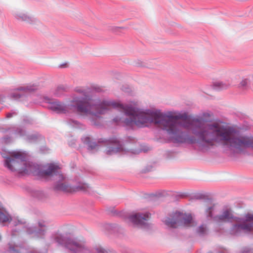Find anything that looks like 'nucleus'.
Returning <instances> with one entry per match:
<instances>
[{"instance_id": "14", "label": "nucleus", "mask_w": 253, "mask_h": 253, "mask_svg": "<svg viewBox=\"0 0 253 253\" xmlns=\"http://www.w3.org/2000/svg\"><path fill=\"white\" fill-rule=\"evenodd\" d=\"M5 131L9 132L12 136L22 137L26 135V131L24 129L16 126L8 128Z\"/></svg>"}, {"instance_id": "27", "label": "nucleus", "mask_w": 253, "mask_h": 253, "mask_svg": "<svg viewBox=\"0 0 253 253\" xmlns=\"http://www.w3.org/2000/svg\"><path fill=\"white\" fill-rule=\"evenodd\" d=\"M5 97L2 95H0V103L4 101Z\"/></svg>"}, {"instance_id": "20", "label": "nucleus", "mask_w": 253, "mask_h": 253, "mask_svg": "<svg viewBox=\"0 0 253 253\" xmlns=\"http://www.w3.org/2000/svg\"><path fill=\"white\" fill-rule=\"evenodd\" d=\"M89 88L90 89V93L91 92V91H94L95 92H100L102 90L100 86L96 84L91 85L90 87H89Z\"/></svg>"}, {"instance_id": "5", "label": "nucleus", "mask_w": 253, "mask_h": 253, "mask_svg": "<svg viewBox=\"0 0 253 253\" xmlns=\"http://www.w3.org/2000/svg\"><path fill=\"white\" fill-rule=\"evenodd\" d=\"M192 220L191 214L176 211L166 217L163 222L168 228H177L181 226H191Z\"/></svg>"}, {"instance_id": "31", "label": "nucleus", "mask_w": 253, "mask_h": 253, "mask_svg": "<svg viewBox=\"0 0 253 253\" xmlns=\"http://www.w3.org/2000/svg\"><path fill=\"white\" fill-rule=\"evenodd\" d=\"M16 231H17L16 229H12V235H15V234H14V232H16Z\"/></svg>"}, {"instance_id": "1", "label": "nucleus", "mask_w": 253, "mask_h": 253, "mask_svg": "<svg viewBox=\"0 0 253 253\" xmlns=\"http://www.w3.org/2000/svg\"><path fill=\"white\" fill-rule=\"evenodd\" d=\"M75 91L79 95H73L71 106L76 112L89 116L91 125L99 126L100 115L114 108L124 112L126 116L129 117H116L113 122L116 125L123 126L134 125L139 128L154 125L165 130L172 142L179 143V116L163 113L159 109H141L109 99L92 98L89 95L90 89L87 87H78Z\"/></svg>"}, {"instance_id": "30", "label": "nucleus", "mask_w": 253, "mask_h": 253, "mask_svg": "<svg viewBox=\"0 0 253 253\" xmlns=\"http://www.w3.org/2000/svg\"><path fill=\"white\" fill-rule=\"evenodd\" d=\"M122 89H123V90H124V91H126V92H128V89H129L128 88H125V89L123 88Z\"/></svg>"}, {"instance_id": "23", "label": "nucleus", "mask_w": 253, "mask_h": 253, "mask_svg": "<svg viewBox=\"0 0 253 253\" xmlns=\"http://www.w3.org/2000/svg\"><path fill=\"white\" fill-rule=\"evenodd\" d=\"M18 114V111L17 110H11V112H8L6 114V118L7 119L11 118L13 116H15Z\"/></svg>"}, {"instance_id": "22", "label": "nucleus", "mask_w": 253, "mask_h": 253, "mask_svg": "<svg viewBox=\"0 0 253 253\" xmlns=\"http://www.w3.org/2000/svg\"><path fill=\"white\" fill-rule=\"evenodd\" d=\"M23 123L25 125L32 124L33 120L31 118L25 116L23 117Z\"/></svg>"}, {"instance_id": "18", "label": "nucleus", "mask_w": 253, "mask_h": 253, "mask_svg": "<svg viewBox=\"0 0 253 253\" xmlns=\"http://www.w3.org/2000/svg\"><path fill=\"white\" fill-rule=\"evenodd\" d=\"M197 234L201 237L206 235L208 233V228L206 224H202L196 229Z\"/></svg>"}, {"instance_id": "3", "label": "nucleus", "mask_w": 253, "mask_h": 253, "mask_svg": "<svg viewBox=\"0 0 253 253\" xmlns=\"http://www.w3.org/2000/svg\"><path fill=\"white\" fill-rule=\"evenodd\" d=\"M51 239L58 245L65 247L71 253H108L100 245L88 247L85 241L69 238L59 232L53 233Z\"/></svg>"}, {"instance_id": "13", "label": "nucleus", "mask_w": 253, "mask_h": 253, "mask_svg": "<svg viewBox=\"0 0 253 253\" xmlns=\"http://www.w3.org/2000/svg\"><path fill=\"white\" fill-rule=\"evenodd\" d=\"M82 139L84 143L87 146L88 150L93 151L98 150L99 147L98 143L93 141L90 137L86 136L82 138Z\"/></svg>"}, {"instance_id": "26", "label": "nucleus", "mask_w": 253, "mask_h": 253, "mask_svg": "<svg viewBox=\"0 0 253 253\" xmlns=\"http://www.w3.org/2000/svg\"><path fill=\"white\" fill-rule=\"evenodd\" d=\"M42 194V192L40 191H37L36 193L34 194L33 196L37 197L38 198L40 199L41 198L39 197V195H40Z\"/></svg>"}, {"instance_id": "25", "label": "nucleus", "mask_w": 253, "mask_h": 253, "mask_svg": "<svg viewBox=\"0 0 253 253\" xmlns=\"http://www.w3.org/2000/svg\"><path fill=\"white\" fill-rule=\"evenodd\" d=\"M2 139H3V141L5 143H7L10 142L11 138L9 136H6L4 137Z\"/></svg>"}, {"instance_id": "7", "label": "nucleus", "mask_w": 253, "mask_h": 253, "mask_svg": "<svg viewBox=\"0 0 253 253\" xmlns=\"http://www.w3.org/2000/svg\"><path fill=\"white\" fill-rule=\"evenodd\" d=\"M214 211V205L211 206L207 208L206 213L208 217L212 219L216 222H231L235 218L232 214V211L230 209L223 210L220 215L213 216L212 212Z\"/></svg>"}, {"instance_id": "2", "label": "nucleus", "mask_w": 253, "mask_h": 253, "mask_svg": "<svg viewBox=\"0 0 253 253\" xmlns=\"http://www.w3.org/2000/svg\"><path fill=\"white\" fill-rule=\"evenodd\" d=\"M1 155L3 158H5L4 166L12 171L32 173L56 180L53 186L56 191L65 193L89 191V187L86 183L80 182L78 185L73 186L63 182L64 177L61 173L60 168L56 165L48 164L45 169H42L40 165L27 161L26 155L20 151H12L9 152L8 154L1 153Z\"/></svg>"}, {"instance_id": "21", "label": "nucleus", "mask_w": 253, "mask_h": 253, "mask_svg": "<svg viewBox=\"0 0 253 253\" xmlns=\"http://www.w3.org/2000/svg\"><path fill=\"white\" fill-rule=\"evenodd\" d=\"M66 87L65 86H64V85H59L56 89L55 90V92H54V94L57 96H60V93L58 92V91H65L66 89Z\"/></svg>"}, {"instance_id": "19", "label": "nucleus", "mask_w": 253, "mask_h": 253, "mask_svg": "<svg viewBox=\"0 0 253 253\" xmlns=\"http://www.w3.org/2000/svg\"><path fill=\"white\" fill-rule=\"evenodd\" d=\"M67 124L74 127L76 128H81V124L76 120H74L73 119H70L68 121H67Z\"/></svg>"}, {"instance_id": "9", "label": "nucleus", "mask_w": 253, "mask_h": 253, "mask_svg": "<svg viewBox=\"0 0 253 253\" xmlns=\"http://www.w3.org/2000/svg\"><path fill=\"white\" fill-rule=\"evenodd\" d=\"M150 215L151 214L148 212L133 213L128 216V219L135 226L147 229L149 227L148 220Z\"/></svg>"}, {"instance_id": "12", "label": "nucleus", "mask_w": 253, "mask_h": 253, "mask_svg": "<svg viewBox=\"0 0 253 253\" xmlns=\"http://www.w3.org/2000/svg\"><path fill=\"white\" fill-rule=\"evenodd\" d=\"M14 15L18 20L25 21L29 24H34L37 21V20L35 18L22 12H16L14 13Z\"/></svg>"}, {"instance_id": "4", "label": "nucleus", "mask_w": 253, "mask_h": 253, "mask_svg": "<svg viewBox=\"0 0 253 253\" xmlns=\"http://www.w3.org/2000/svg\"><path fill=\"white\" fill-rule=\"evenodd\" d=\"M98 143H103L107 145H110L106 150V154L111 155L117 153L126 154L130 152L133 154L139 153L141 151L133 149L130 145L136 143L135 139L128 137L123 144L116 137L111 138L109 139L100 138L98 140Z\"/></svg>"}, {"instance_id": "10", "label": "nucleus", "mask_w": 253, "mask_h": 253, "mask_svg": "<svg viewBox=\"0 0 253 253\" xmlns=\"http://www.w3.org/2000/svg\"><path fill=\"white\" fill-rule=\"evenodd\" d=\"M253 215L252 214L248 213L246 215V221L248 222H253L245 223L244 222L242 224H234L231 228L230 233L231 234L234 236H240L243 233H248L253 231V220H248L247 216L248 215Z\"/></svg>"}, {"instance_id": "11", "label": "nucleus", "mask_w": 253, "mask_h": 253, "mask_svg": "<svg viewBox=\"0 0 253 253\" xmlns=\"http://www.w3.org/2000/svg\"><path fill=\"white\" fill-rule=\"evenodd\" d=\"M35 89V87L31 85L19 87L17 88L15 91L11 93L9 96L11 99L18 100L24 96V94L23 93H21L19 91H22L24 93H26L28 92L33 91Z\"/></svg>"}, {"instance_id": "33", "label": "nucleus", "mask_w": 253, "mask_h": 253, "mask_svg": "<svg viewBox=\"0 0 253 253\" xmlns=\"http://www.w3.org/2000/svg\"><path fill=\"white\" fill-rule=\"evenodd\" d=\"M60 67H64V65H63H63H60Z\"/></svg>"}, {"instance_id": "6", "label": "nucleus", "mask_w": 253, "mask_h": 253, "mask_svg": "<svg viewBox=\"0 0 253 253\" xmlns=\"http://www.w3.org/2000/svg\"><path fill=\"white\" fill-rule=\"evenodd\" d=\"M8 222H11V225L14 226H18L20 227L23 228L29 235H33V237L42 238L46 231L47 223L43 220H39L38 222V227L28 226L26 224V222L17 218H12L10 217V219Z\"/></svg>"}, {"instance_id": "8", "label": "nucleus", "mask_w": 253, "mask_h": 253, "mask_svg": "<svg viewBox=\"0 0 253 253\" xmlns=\"http://www.w3.org/2000/svg\"><path fill=\"white\" fill-rule=\"evenodd\" d=\"M44 99L45 102L47 103V107L56 113L67 114L70 110L74 111V109L71 106V103L66 105L57 100H53L48 97H45Z\"/></svg>"}, {"instance_id": "29", "label": "nucleus", "mask_w": 253, "mask_h": 253, "mask_svg": "<svg viewBox=\"0 0 253 253\" xmlns=\"http://www.w3.org/2000/svg\"><path fill=\"white\" fill-rule=\"evenodd\" d=\"M248 220H253V215H248L247 216Z\"/></svg>"}, {"instance_id": "24", "label": "nucleus", "mask_w": 253, "mask_h": 253, "mask_svg": "<svg viewBox=\"0 0 253 253\" xmlns=\"http://www.w3.org/2000/svg\"><path fill=\"white\" fill-rule=\"evenodd\" d=\"M240 253H253V250L249 248L245 247L242 249Z\"/></svg>"}, {"instance_id": "32", "label": "nucleus", "mask_w": 253, "mask_h": 253, "mask_svg": "<svg viewBox=\"0 0 253 253\" xmlns=\"http://www.w3.org/2000/svg\"><path fill=\"white\" fill-rule=\"evenodd\" d=\"M121 28V27H117L116 29V30H119V29H120Z\"/></svg>"}, {"instance_id": "17", "label": "nucleus", "mask_w": 253, "mask_h": 253, "mask_svg": "<svg viewBox=\"0 0 253 253\" xmlns=\"http://www.w3.org/2000/svg\"><path fill=\"white\" fill-rule=\"evenodd\" d=\"M41 139L42 136L39 133L29 134L26 137V141L30 143L36 142Z\"/></svg>"}, {"instance_id": "15", "label": "nucleus", "mask_w": 253, "mask_h": 253, "mask_svg": "<svg viewBox=\"0 0 253 253\" xmlns=\"http://www.w3.org/2000/svg\"><path fill=\"white\" fill-rule=\"evenodd\" d=\"M230 84L228 82H224L221 81L215 82L213 84L212 88L213 89L217 91L227 89Z\"/></svg>"}, {"instance_id": "16", "label": "nucleus", "mask_w": 253, "mask_h": 253, "mask_svg": "<svg viewBox=\"0 0 253 253\" xmlns=\"http://www.w3.org/2000/svg\"><path fill=\"white\" fill-rule=\"evenodd\" d=\"M251 81L248 78H243L239 84V87L243 90L248 89L250 87Z\"/></svg>"}, {"instance_id": "28", "label": "nucleus", "mask_w": 253, "mask_h": 253, "mask_svg": "<svg viewBox=\"0 0 253 253\" xmlns=\"http://www.w3.org/2000/svg\"><path fill=\"white\" fill-rule=\"evenodd\" d=\"M40 150L42 153H45L47 151V148L46 147H42L41 148Z\"/></svg>"}]
</instances>
